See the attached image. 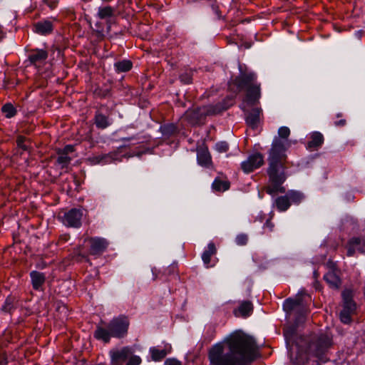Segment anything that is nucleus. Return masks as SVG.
Instances as JSON below:
<instances>
[{"instance_id":"nucleus-1","label":"nucleus","mask_w":365,"mask_h":365,"mask_svg":"<svg viewBox=\"0 0 365 365\" xmlns=\"http://www.w3.org/2000/svg\"><path fill=\"white\" fill-rule=\"evenodd\" d=\"M257 356L255 340L241 330L212 346L207 353L210 365H242L254 361Z\"/></svg>"},{"instance_id":"nucleus-2","label":"nucleus","mask_w":365,"mask_h":365,"mask_svg":"<svg viewBox=\"0 0 365 365\" xmlns=\"http://www.w3.org/2000/svg\"><path fill=\"white\" fill-rule=\"evenodd\" d=\"M284 141L275 138L269 152L267 175L271 185L264 187L267 193L274 195L277 192L284 193L285 188L282 186L287 178V155L285 154Z\"/></svg>"},{"instance_id":"nucleus-3","label":"nucleus","mask_w":365,"mask_h":365,"mask_svg":"<svg viewBox=\"0 0 365 365\" xmlns=\"http://www.w3.org/2000/svg\"><path fill=\"white\" fill-rule=\"evenodd\" d=\"M311 301L308 294L299 293L293 298L287 299L283 304V309L289 318L294 321L296 326L303 324L309 313L307 302Z\"/></svg>"},{"instance_id":"nucleus-4","label":"nucleus","mask_w":365,"mask_h":365,"mask_svg":"<svg viewBox=\"0 0 365 365\" xmlns=\"http://www.w3.org/2000/svg\"><path fill=\"white\" fill-rule=\"evenodd\" d=\"M332 344V337L329 334H314L307 341L306 351L308 355L317 358L320 361L326 362L329 360L326 354Z\"/></svg>"},{"instance_id":"nucleus-5","label":"nucleus","mask_w":365,"mask_h":365,"mask_svg":"<svg viewBox=\"0 0 365 365\" xmlns=\"http://www.w3.org/2000/svg\"><path fill=\"white\" fill-rule=\"evenodd\" d=\"M129 324L126 317L120 316L109 322L108 329L111 331L113 337L122 338L127 334Z\"/></svg>"},{"instance_id":"nucleus-6","label":"nucleus","mask_w":365,"mask_h":365,"mask_svg":"<svg viewBox=\"0 0 365 365\" xmlns=\"http://www.w3.org/2000/svg\"><path fill=\"white\" fill-rule=\"evenodd\" d=\"M232 83L237 86L239 91L247 89L257 83L256 75L252 72H242L241 71L240 75L236 77Z\"/></svg>"},{"instance_id":"nucleus-7","label":"nucleus","mask_w":365,"mask_h":365,"mask_svg":"<svg viewBox=\"0 0 365 365\" xmlns=\"http://www.w3.org/2000/svg\"><path fill=\"white\" fill-rule=\"evenodd\" d=\"M133 353L132 348L124 346L120 349H113L110 351V365H123Z\"/></svg>"},{"instance_id":"nucleus-8","label":"nucleus","mask_w":365,"mask_h":365,"mask_svg":"<svg viewBox=\"0 0 365 365\" xmlns=\"http://www.w3.org/2000/svg\"><path fill=\"white\" fill-rule=\"evenodd\" d=\"M83 212L81 209L72 208L64 213L63 222L65 225L72 227H79L81 225Z\"/></svg>"},{"instance_id":"nucleus-9","label":"nucleus","mask_w":365,"mask_h":365,"mask_svg":"<svg viewBox=\"0 0 365 365\" xmlns=\"http://www.w3.org/2000/svg\"><path fill=\"white\" fill-rule=\"evenodd\" d=\"M264 163L263 155L259 153L250 155L246 161H244L241 166L245 173H251L255 169L259 168Z\"/></svg>"},{"instance_id":"nucleus-10","label":"nucleus","mask_w":365,"mask_h":365,"mask_svg":"<svg viewBox=\"0 0 365 365\" xmlns=\"http://www.w3.org/2000/svg\"><path fill=\"white\" fill-rule=\"evenodd\" d=\"M85 242L88 243L90 246L89 254L92 255H101L108 246L107 241L100 237H88L85 240Z\"/></svg>"},{"instance_id":"nucleus-11","label":"nucleus","mask_w":365,"mask_h":365,"mask_svg":"<svg viewBox=\"0 0 365 365\" xmlns=\"http://www.w3.org/2000/svg\"><path fill=\"white\" fill-rule=\"evenodd\" d=\"M203 113L202 107L191 108L185 113L182 118L190 124L197 125L205 119V116Z\"/></svg>"},{"instance_id":"nucleus-12","label":"nucleus","mask_w":365,"mask_h":365,"mask_svg":"<svg viewBox=\"0 0 365 365\" xmlns=\"http://www.w3.org/2000/svg\"><path fill=\"white\" fill-rule=\"evenodd\" d=\"M197 162L200 165L209 168L212 165L211 155L205 145L197 147Z\"/></svg>"},{"instance_id":"nucleus-13","label":"nucleus","mask_w":365,"mask_h":365,"mask_svg":"<svg viewBox=\"0 0 365 365\" xmlns=\"http://www.w3.org/2000/svg\"><path fill=\"white\" fill-rule=\"evenodd\" d=\"M262 109L259 108H253L246 114V123L252 129L257 128L260 122Z\"/></svg>"},{"instance_id":"nucleus-14","label":"nucleus","mask_w":365,"mask_h":365,"mask_svg":"<svg viewBox=\"0 0 365 365\" xmlns=\"http://www.w3.org/2000/svg\"><path fill=\"white\" fill-rule=\"evenodd\" d=\"M34 31L41 35H48L52 33L53 30V22L46 19L34 24Z\"/></svg>"},{"instance_id":"nucleus-15","label":"nucleus","mask_w":365,"mask_h":365,"mask_svg":"<svg viewBox=\"0 0 365 365\" xmlns=\"http://www.w3.org/2000/svg\"><path fill=\"white\" fill-rule=\"evenodd\" d=\"M261 96L260 85L256 83L246 89V101L251 105L257 103Z\"/></svg>"},{"instance_id":"nucleus-16","label":"nucleus","mask_w":365,"mask_h":365,"mask_svg":"<svg viewBox=\"0 0 365 365\" xmlns=\"http://www.w3.org/2000/svg\"><path fill=\"white\" fill-rule=\"evenodd\" d=\"M343 299V309L355 312L356 304L353 300L354 293L351 289H345L341 293Z\"/></svg>"},{"instance_id":"nucleus-17","label":"nucleus","mask_w":365,"mask_h":365,"mask_svg":"<svg viewBox=\"0 0 365 365\" xmlns=\"http://www.w3.org/2000/svg\"><path fill=\"white\" fill-rule=\"evenodd\" d=\"M47 58L48 52L43 49L31 50L29 55V60L34 65L43 62Z\"/></svg>"},{"instance_id":"nucleus-18","label":"nucleus","mask_w":365,"mask_h":365,"mask_svg":"<svg viewBox=\"0 0 365 365\" xmlns=\"http://www.w3.org/2000/svg\"><path fill=\"white\" fill-rule=\"evenodd\" d=\"M324 280L333 289H338L341 284V279L337 270H331L328 272L324 277Z\"/></svg>"},{"instance_id":"nucleus-19","label":"nucleus","mask_w":365,"mask_h":365,"mask_svg":"<svg viewBox=\"0 0 365 365\" xmlns=\"http://www.w3.org/2000/svg\"><path fill=\"white\" fill-rule=\"evenodd\" d=\"M30 277L32 287L35 290H38L46 281L45 274L38 271L31 272Z\"/></svg>"},{"instance_id":"nucleus-20","label":"nucleus","mask_w":365,"mask_h":365,"mask_svg":"<svg viewBox=\"0 0 365 365\" xmlns=\"http://www.w3.org/2000/svg\"><path fill=\"white\" fill-rule=\"evenodd\" d=\"M228 107H229V106H225L222 103H217L216 105L205 106H202V112H204L203 113L205 114V116L206 117L207 115H213L218 114V113L222 112L223 110H227Z\"/></svg>"},{"instance_id":"nucleus-21","label":"nucleus","mask_w":365,"mask_h":365,"mask_svg":"<svg viewBox=\"0 0 365 365\" xmlns=\"http://www.w3.org/2000/svg\"><path fill=\"white\" fill-rule=\"evenodd\" d=\"M253 311V306L251 302L244 301L242 302L238 309L234 311L235 315L238 317H247L250 315Z\"/></svg>"},{"instance_id":"nucleus-22","label":"nucleus","mask_w":365,"mask_h":365,"mask_svg":"<svg viewBox=\"0 0 365 365\" xmlns=\"http://www.w3.org/2000/svg\"><path fill=\"white\" fill-rule=\"evenodd\" d=\"M324 142V137L319 132H314L311 135V140L307 143V147L312 150H317Z\"/></svg>"},{"instance_id":"nucleus-23","label":"nucleus","mask_w":365,"mask_h":365,"mask_svg":"<svg viewBox=\"0 0 365 365\" xmlns=\"http://www.w3.org/2000/svg\"><path fill=\"white\" fill-rule=\"evenodd\" d=\"M111 331L108 329L101 327H97L94 337L98 340H102L105 343H108L112 337Z\"/></svg>"},{"instance_id":"nucleus-24","label":"nucleus","mask_w":365,"mask_h":365,"mask_svg":"<svg viewBox=\"0 0 365 365\" xmlns=\"http://www.w3.org/2000/svg\"><path fill=\"white\" fill-rule=\"evenodd\" d=\"M217 252V249L213 242H210L208 244L207 249L204 251L202 255V259L204 264L207 266V267H210V258L212 256L215 255Z\"/></svg>"},{"instance_id":"nucleus-25","label":"nucleus","mask_w":365,"mask_h":365,"mask_svg":"<svg viewBox=\"0 0 365 365\" xmlns=\"http://www.w3.org/2000/svg\"><path fill=\"white\" fill-rule=\"evenodd\" d=\"M274 204L277 210L281 212L286 211L290 206V202L287 196L278 197L275 200Z\"/></svg>"},{"instance_id":"nucleus-26","label":"nucleus","mask_w":365,"mask_h":365,"mask_svg":"<svg viewBox=\"0 0 365 365\" xmlns=\"http://www.w3.org/2000/svg\"><path fill=\"white\" fill-rule=\"evenodd\" d=\"M56 153L58 157L56 158V163L61 165V168H66L71 163V158L68 155L61 151L59 149L57 150Z\"/></svg>"},{"instance_id":"nucleus-27","label":"nucleus","mask_w":365,"mask_h":365,"mask_svg":"<svg viewBox=\"0 0 365 365\" xmlns=\"http://www.w3.org/2000/svg\"><path fill=\"white\" fill-rule=\"evenodd\" d=\"M114 9L110 6L100 7L98 9V16L101 19H106L113 16Z\"/></svg>"},{"instance_id":"nucleus-28","label":"nucleus","mask_w":365,"mask_h":365,"mask_svg":"<svg viewBox=\"0 0 365 365\" xmlns=\"http://www.w3.org/2000/svg\"><path fill=\"white\" fill-rule=\"evenodd\" d=\"M212 188L216 191H225L230 188V182L216 178L212 183Z\"/></svg>"},{"instance_id":"nucleus-29","label":"nucleus","mask_w":365,"mask_h":365,"mask_svg":"<svg viewBox=\"0 0 365 365\" xmlns=\"http://www.w3.org/2000/svg\"><path fill=\"white\" fill-rule=\"evenodd\" d=\"M95 123L98 128L104 129L109 125L108 117L106 115L98 113L95 118Z\"/></svg>"},{"instance_id":"nucleus-30","label":"nucleus","mask_w":365,"mask_h":365,"mask_svg":"<svg viewBox=\"0 0 365 365\" xmlns=\"http://www.w3.org/2000/svg\"><path fill=\"white\" fill-rule=\"evenodd\" d=\"M73 259L77 262H82L83 260L88 261V255L83 252L82 247H78L74 250Z\"/></svg>"},{"instance_id":"nucleus-31","label":"nucleus","mask_w":365,"mask_h":365,"mask_svg":"<svg viewBox=\"0 0 365 365\" xmlns=\"http://www.w3.org/2000/svg\"><path fill=\"white\" fill-rule=\"evenodd\" d=\"M115 67L119 72H127L132 68V63L130 61L124 60L115 63Z\"/></svg>"},{"instance_id":"nucleus-32","label":"nucleus","mask_w":365,"mask_h":365,"mask_svg":"<svg viewBox=\"0 0 365 365\" xmlns=\"http://www.w3.org/2000/svg\"><path fill=\"white\" fill-rule=\"evenodd\" d=\"M151 357L153 361H160L164 359L167 354L165 349H158L156 348H152L150 349Z\"/></svg>"},{"instance_id":"nucleus-33","label":"nucleus","mask_w":365,"mask_h":365,"mask_svg":"<svg viewBox=\"0 0 365 365\" xmlns=\"http://www.w3.org/2000/svg\"><path fill=\"white\" fill-rule=\"evenodd\" d=\"M356 245H361V239L359 237H354L351 239L347 246V255L352 256L355 253Z\"/></svg>"},{"instance_id":"nucleus-34","label":"nucleus","mask_w":365,"mask_h":365,"mask_svg":"<svg viewBox=\"0 0 365 365\" xmlns=\"http://www.w3.org/2000/svg\"><path fill=\"white\" fill-rule=\"evenodd\" d=\"M290 358L293 363L296 365H304L309 361L307 355H302L300 354H297L294 358L292 352L290 354Z\"/></svg>"},{"instance_id":"nucleus-35","label":"nucleus","mask_w":365,"mask_h":365,"mask_svg":"<svg viewBox=\"0 0 365 365\" xmlns=\"http://www.w3.org/2000/svg\"><path fill=\"white\" fill-rule=\"evenodd\" d=\"M2 112L6 118H12L16 113V110L11 103H6L1 108Z\"/></svg>"},{"instance_id":"nucleus-36","label":"nucleus","mask_w":365,"mask_h":365,"mask_svg":"<svg viewBox=\"0 0 365 365\" xmlns=\"http://www.w3.org/2000/svg\"><path fill=\"white\" fill-rule=\"evenodd\" d=\"M192 71L190 69H185L183 73L180 76V81L183 83L190 84L192 80Z\"/></svg>"},{"instance_id":"nucleus-37","label":"nucleus","mask_w":365,"mask_h":365,"mask_svg":"<svg viewBox=\"0 0 365 365\" xmlns=\"http://www.w3.org/2000/svg\"><path fill=\"white\" fill-rule=\"evenodd\" d=\"M92 162L94 163H108L113 161L112 155L109 154L98 155L92 158Z\"/></svg>"},{"instance_id":"nucleus-38","label":"nucleus","mask_w":365,"mask_h":365,"mask_svg":"<svg viewBox=\"0 0 365 365\" xmlns=\"http://www.w3.org/2000/svg\"><path fill=\"white\" fill-rule=\"evenodd\" d=\"M354 314L346 309H342L340 312V319L344 324H349L351 322V316Z\"/></svg>"},{"instance_id":"nucleus-39","label":"nucleus","mask_w":365,"mask_h":365,"mask_svg":"<svg viewBox=\"0 0 365 365\" xmlns=\"http://www.w3.org/2000/svg\"><path fill=\"white\" fill-rule=\"evenodd\" d=\"M14 298L12 297H8L5 301L4 304L3 305L1 309L4 312H11L14 309Z\"/></svg>"},{"instance_id":"nucleus-40","label":"nucleus","mask_w":365,"mask_h":365,"mask_svg":"<svg viewBox=\"0 0 365 365\" xmlns=\"http://www.w3.org/2000/svg\"><path fill=\"white\" fill-rule=\"evenodd\" d=\"M161 130L164 135H172L176 133L177 128L173 124H168L162 126Z\"/></svg>"},{"instance_id":"nucleus-41","label":"nucleus","mask_w":365,"mask_h":365,"mask_svg":"<svg viewBox=\"0 0 365 365\" xmlns=\"http://www.w3.org/2000/svg\"><path fill=\"white\" fill-rule=\"evenodd\" d=\"M288 198L293 202H299L303 199V195L299 192L292 191L289 193Z\"/></svg>"},{"instance_id":"nucleus-42","label":"nucleus","mask_w":365,"mask_h":365,"mask_svg":"<svg viewBox=\"0 0 365 365\" xmlns=\"http://www.w3.org/2000/svg\"><path fill=\"white\" fill-rule=\"evenodd\" d=\"M128 361L125 365H140L141 359L140 356L134 355L133 353L128 357Z\"/></svg>"},{"instance_id":"nucleus-43","label":"nucleus","mask_w":365,"mask_h":365,"mask_svg":"<svg viewBox=\"0 0 365 365\" xmlns=\"http://www.w3.org/2000/svg\"><path fill=\"white\" fill-rule=\"evenodd\" d=\"M235 241L238 245L243 246L247 243L248 237L245 234H240L236 237Z\"/></svg>"},{"instance_id":"nucleus-44","label":"nucleus","mask_w":365,"mask_h":365,"mask_svg":"<svg viewBox=\"0 0 365 365\" xmlns=\"http://www.w3.org/2000/svg\"><path fill=\"white\" fill-rule=\"evenodd\" d=\"M26 138L24 136H18L16 139V144L19 148L24 151L28 150V146L25 144Z\"/></svg>"},{"instance_id":"nucleus-45","label":"nucleus","mask_w":365,"mask_h":365,"mask_svg":"<svg viewBox=\"0 0 365 365\" xmlns=\"http://www.w3.org/2000/svg\"><path fill=\"white\" fill-rule=\"evenodd\" d=\"M278 134L281 138L287 139L290 134V130L287 127H281L279 129Z\"/></svg>"},{"instance_id":"nucleus-46","label":"nucleus","mask_w":365,"mask_h":365,"mask_svg":"<svg viewBox=\"0 0 365 365\" xmlns=\"http://www.w3.org/2000/svg\"><path fill=\"white\" fill-rule=\"evenodd\" d=\"M215 148L218 152L224 153L228 150L229 146L226 142H220L216 144Z\"/></svg>"},{"instance_id":"nucleus-47","label":"nucleus","mask_w":365,"mask_h":365,"mask_svg":"<svg viewBox=\"0 0 365 365\" xmlns=\"http://www.w3.org/2000/svg\"><path fill=\"white\" fill-rule=\"evenodd\" d=\"M59 150L66 155H68L70 153H73L75 150L74 146L71 145H67L63 149Z\"/></svg>"},{"instance_id":"nucleus-48","label":"nucleus","mask_w":365,"mask_h":365,"mask_svg":"<svg viewBox=\"0 0 365 365\" xmlns=\"http://www.w3.org/2000/svg\"><path fill=\"white\" fill-rule=\"evenodd\" d=\"M165 365H182L180 361L175 359H168L165 362Z\"/></svg>"},{"instance_id":"nucleus-49","label":"nucleus","mask_w":365,"mask_h":365,"mask_svg":"<svg viewBox=\"0 0 365 365\" xmlns=\"http://www.w3.org/2000/svg\"><path fill=\"white\" fill-rule=\"evenodd\" d=\"M7 357L4 352L0 351V365H7Z\"/></svg>"},{"instance_id":"nucleus-50","label":"nucleus","mask_w":365,"mask_h":365,"mask_svg":"<svg viewBox=\"0 0 365 365\" xmlns=\"http://www.w3.org/2000/svg\"><path fill=\"white\" fill-rule=\"evenodd\" d=\"M355 248L361 253H365V242L361 239V245H356Z\"/></svg>"},{"instance_id":"nucleus-51","label":"nucleus","mask_w":365,"mask_h":365,"mask_svg":"<svg viewBox=\"0 0 365 365\" xmlns=\"http://www.w3.org/2000/svg\"><path fill=\"white\" fill-rule=\"evenodd\" d=\"M165 272L169 274H174L177 272V266L176 264H172L170 266H169Z\"/></svg>"},{"instance_id":"nucleus-52","label":"nucleus","mask_w":365,"mask_h":365,"mask_svg":"<svg viewBox=\"0 0 365 365\" xmlns=\"http://www.w3.org/2000/svg\"><path fill=\"white\" fill-rule=\"evenodd\" d=\"M43 2L47 4L51 9H53L57 6V1H52L48 0H43Z\"/></svg>"},{"instance_id":"nucleus-53","label":"nucleus","mask_w":365,"mask_h":365,"mask_svg":"<svg viewBox=\"0 0 365 365\" xmlns=\"http://www.w3.org/2000/svg\"><path fill=\"white\" fill-rule=\"evenodd\" d=\"M346 120L345 119H341L334 122L336 126L343 127L346 125Z\"/></svg>"},{"instance_id":"nucleus-54","label":"nucleus","mask_w":365,"mask_h":365,"mask_svg":"<svg viewBox=\"0 0 365 365\" xmlns=\"http://www.w3.org/2000/svg\"><path fill=\"white\" fill-rule=\"evenodd\" d=\"M265 226L269 229L270 231L273 230L274 224L271 221V218L267 220L265 222Z\"/></svg>"},{"instance_id":"nucleus-55","label":"nucleus","mask_w":365,"mask_h":365,"mask_svg":"<svg viewBox=\"0 0 365 365\" xmlns=\"http://www.w3.org/2000/svg\"><path fill=\"white\" fill-rule=\"evenodd\" d=\"M152 272L153 274V280H155L158 277V275L160 274V272L156 268H153L152 269Z\"/></svg>"},{"instance_id":"nucleus-56","label":"nucleus","mask_w":365,"mask_h":365,"mask_svg":"<svg viewBox=\"0 0 365 365\" xmlns=\"http://www.w3.org/2000/svg\"><path fill=\"white\" fill-rule=\"evenodd\" d=\"M341 116H342V114H341V113H338V114L336 115V117H337V118H341Z\"/></svg>"},{"instance_id":"nucleus-57","label":"nucleus","mask_w":365,"mask_h":365,"mask_svg":"<svg viewBox=\"0 0 365 365\" xmlns=\"http://www.w3.org/2000/svg\"><path fill=\"white\" fill-rule=\"evenodd\" d=\"M315 287H316V289H318V284H316Z\"/></svg>"},{"instance_id":"nucleus-58","label":"nucleus","mask_w":365,"mask_h":365,"mask_svg":"<svg viewBox=\"0 0 365 365\" xmlns=\"http://www.w3.org/2000/svg\"><path fill=\"white\" fill-rule=\"evenodd\" d=\"M315 287H316V289H318V284H316Z\"/></svg>"},{"instance_id":"nucleus-59","label":"nucleus","mask_w":365,"mask_h":365,"mask_svg":"<svg viewBox=\"0 0 365 365\" xmlns=\"http://www.w3.org/2000/svg\"><path fill=\"white\" fill-rule=\"evenodd\" d=\"M317 365H320V364H318Z\"/></svg>"}]
</instances>
